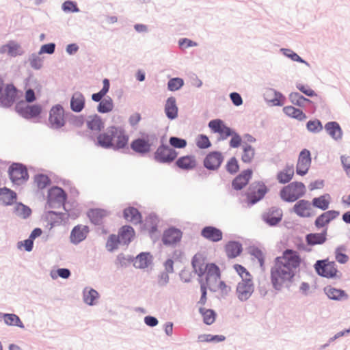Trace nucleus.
<instances>
[{"mask_svg":"<svg viewBox=\"0 0 350 350\" xmlns=\"http://www.w3.org/2000/svg\"><path fill=\"white\" fill-rule=\"evenodd\" d=\"M201 235L206 239L217 242L222 239L223 233L221 230L213 226H206L201 231Z\"/></svg>","mask_w":350,"mask_h":350,"instance_id":"4be33fe9","label":"nucleus"},{"mask_svg":"<svg viewBox=\"0 0 350 350\" xmlns=\"http://www.w3.org/2000/svg\"><path fill=\"white\" fill-rule=\"evenodd\" d=\"M89 232V228L84 225H77L72 230L70 233V241L74 244H78L83 241Z\"/></svg>","mask_w":350,"mask_h":350,"instance_id":"f3484780","label":"nucleus"},{"mask_svg":"<svg viewBox=\"0 0 350 350\" xmlns=\"http://www.w3.org/2000/svg\"><path fill=\"white\" fill-rule=\"evenodd\" d=\"M192 266L195 272L202 276L208 271L210 264L206 263V258L204 253H197L193 257Z\"/></svg>","mask_w":350,"mask_h":350,"instance_id":"4468645a","label":"nucleus"},{"mask_svg":"<svg viewBox=\"0 0 350 350\" xmlns=\"http://www.w3.org/2000/svg\"><path fill=\"white\" fill-rule=\"evenodd\" d=\"M200 312L203 317L204 323L211 325L215 321L216 314L213 310L200 308Z\"/></svg>","mask_w":350,"mask_h":350,"instance_id":"de8ad7c7","label":"nucleus"},{"mask_svg":"<svg viewBox=\"0 0 350 350\" xmlns=\"http://www.w3.org/2000/svg\"><path fill=\"white\" fill-rule=\"evenodd\" d=\"M297 88L301 91V92H303L304 94L308 96H317V94L314 92V91L313 90H312L311 88H310L308 86H306L304 85H302V84H298L297 85Z\"/></svg>","mask_w":350,"mask_h":350,"instance_id":"0e129e2a","label":"nucleus"},{"mask_svg":"<svg viewBox=\"0 0 350 350\" xmlns=\"http://www.w3.org/2000/svg\"><path fill=\"white\" fill-rule=\"evenodd\" d=\"M339 215V212L336 211H328L319 215L315 220V226L320 228L327 225L331 221L336 219Z\"/></svg>","mask_w":350,"mask_h":350,"instance_id":"b1692460","label":"nucleus"},{"mask_svg":"<svg viewBox=\"0 0 350 350\" xmlns=\"http://www.w3.org/2000/svg\"><path fill=\"white\" fill-rule=\"evenodd\" d=\"M184 84V81L180 78H173L168 81L167 87L170 91H176L179 90Z\"/></svg>","mask_w":350,"mask_h":350,"instance_id":"5fc2aeb1","label":"nucleus"},{"mask_svg":"<svg viewBox=\"0 0 350 350\" xmlns=\"http://www.w3.org/2000/svg\"><path fill=\"white\" fill-rule=\"evenodd\" d=\"M325 129L327 133L334 139H340L342 131L339 124L335 122H330L325 124Z\"/></svg>","mask_w":350,"mask_h":350,"instance_id":"ea45409f","label":"nucleus"},{"mask_svg":"<svg viewBox=\"0 0 350 350\" xmlns=\"http://www.w3.org/2000/svg\"><path fill=\"white\" fill-rule=\"evenodd\" d=\"M98 297V293L97 291L94 289H90L88 292L84 293V301L89 305H93Z\"/></svg>","mask_w":350,"mask_h":350,"instance_id":"864d4df0","label":"nucleus"},{"mask_svg":"<svg viewBox=\"0 0 350 350\" xmlns=\"http://www.w3.org/2000/svg\"><path fill=\"white\" fill-rule=\"evenodd\" d=\"M182 238L180 230L172 228L165 230L163 235V242L165 245H174L178 243Z\"/></svg>","mask_w":350,"mask_h":350,"instance_id":"412c9836","label":"nucleus"},{"mask_svg":"<svg viewBox=\"0 0 350 350\" xmlns=\"http://www.w3.org/2000/svg\"><path fill=\"white\" fill-rule=\"evenodd\" d=\"M85 103V99L83 94L79 92L73 94L70 100V108L75 112H81Z\"/></svg>","mask_w":350,"mask_h":350,"instance_id":"bb28decb","label":"nucleus"},{"mask_svg":"<svg viewBox=\"0 0 350 350\" xmlns=\"http://www.w3.org/2000/svg\"><path fill=\"white\" fill-rule=\"evenodd\" d=\"M196 145L198 148L204 149L211 146V142L207 136L200 135L196 139Z\"/></svg>","mask_w":350,"mask_h":350,"instance_id":"6e6d98bb","label":"nucleus"},{"mask_svg":"<svg viewBox=\"0 0 350 350\" xmlns=\"http://www.w3.org/2000/svg\"><path fill=\"white\" fill-rule=\"evenodd\" d=\"M86 125L92 131H100L104 128L105 123L98 116L94 115L88 118Z\"/></svg>","mask_w":350,"mask_h":350,"instance_id":"c9c22d12","label":"nucleus"},{"mask_svg":"<svg viewBox=\"0 0 350 350\" xmlns=\"http://www.w3.org/2000/svg\"><path fill=\"white\" fill-rule=\"evenodd\" d=\"M33 245V240H32L31 238H29L28 239H26L24 241L18 242V247L19 249H21L22 247H24L26 251L30 252L32 250Z\"/></svg>","mask_w":350,"mask_h":350,"instance_id":"e2e57ef3","label":"nucleus"},{"mask_svg":"<svg viewBox=\"0 0 350 350\" xmlns=\"http://www.w3.org/2000/svg\"><path fill=\"white\" fill-rule=\"evenodd\" d=\"M282 217V211L280 208L271 207L263 214L264 221L269 225L273 226L279 223Z\"/></svg>","mask_w":350,"mask_h":350,"instance_id":"a211bd4d","label":"nucleus"},{"mask_svg":"<svg viewBox=\"0 0 350 350\" xmlns=\"http://www.w3.org/2000/svg\"><path fill=\"white\" fill-rule=\"evenodd\" d=\"M307 128L312 132H319L323 129L321 123L319 120L309 121L307 123Z\"/></svg>","mask_w":350,"mask_h":350,"instance_id":"052dcab7","label":"nucleus"},{"mask_svg":"<svg viewBox=\"0 0 350 350\" xmlns=\"http://www.w3.org/2000/svg\"><path fill=\"white\" fill-rule=\"evenodd\" d=\"M305 185L300 182H293L284 187L280 192V198L285 202H293L304 195Z\"/></svg>","mask_w":350,"mask_h":350,"instance_id":"f03ea898","label":"nucleus"},{"mask_svg":"<svg viewBox=\"0 0 350 350\" xmlns=\"http://www.w3.org/2000/svg\"><path fill=\"white\" fill-rule=\"evenodd\" d=\"M16 98V88L12 84L7 85L0 92V105L9 107L14 103Z\"/></svg>","mask_w":350,"mask_h":350,"instance_id":"f8f14e48","label":"nucleus"},{"mask_svg":"<svg viewBox=\"0 0 350 350\" xmlns=\"http://www.w3.org/2000/svg\"><path fill=\"white\" fill-rule=\"evenodd\" d=\"M289 99L291 102L299 107H304L306 103H310L311 101L301 96L298 92H292L289 94Z\"/></svg>","mask_w":350,"mask_h":350,"instance_id":"49530a36","label":"nucleus"},{"mask_svg":"<svg viewBox=\"0 0 350 350\" xmlns=\"http://www.w3.org/2000/svg\"><path fill=\"white\" fill-rule=\"evenodd\" d=\"M220 282V271L219 267L216 265L211 263L208 271L206 272L205 280H201L200 283L203 282L212 291H218Z\"/></svg>","mask_w":350,"mask_h":350,"instance_id":"39448f33","label":"nucleus"},{"mask_svg":"<svg viewBox=\"0 0 350 350\" xmlns=\"http://www.w3.org/2000/svg\"><path fill=\"white\" fill-rule=\"evenodd\" d=\"M346 250L344 247H338L335 250L336 260L340 264H345L349 260V256L345 253Z\"/></svg>","mask_w":350,"mask_h":350,"instance_id":"8fccbe9b","label":"nucleus"},{"mask_svg":"<svg viewBox=\"0 0 350 350\" xmlns=\"http://www.w3.org/2000/svg\"><path fill=\"white\" fill-rule=\"evenodd\" d=\"M234 269L238 273V274L241 276L242 280L252 279L251 274L242 265H239V264H235L234 265Z\"/></svg>","mask_w":350,"mask_h":350,"instance_id":"13d9d810","label":"nucleus"},{"mask_svg":"<svg viewBox=\"0 0 350 350\" xmlns=\"http://www.w3.org/2000/svg\"><path fill=\"white\" fill-rule=\"evenodd\" d=\"M254 291L252 279L242 280L237 286V295L241 301L247 300Z\"/></svg>","mask_w":350,"mask_h":350,"instance_id":"9d476101","label":"nucleus"},{"mask_svg":"<svg viewBox=\"0 0 350 350\" xmlns=\"http://www.w3.org/2000/svg\"><path fill=\"white\" fill-rule=\"evenodd\" d=\"M170 144L176 148H183L187 146L185 139L176 137H171L169 140Z\"/></svg>","mask_w":350,"mask_h":350,"instance_id":"4d7b16f0","label":"nucleus"},{"mask_svg":"<svg viewBox=\"0 0 350 350\" xmlns=\"http://www.w3.org/2000/svg\"><path fill=\"white\" fill-rule=\"evenodd\" d=\"M330 196L329 194L323 195L312 200V205L323 211L328 208Z\"/></svg>","mask_w":350,"mask_h":350,"instance_id":"79ce46f5","label":"nucleus"},{"mask_svg":"<svg viewBox=\"0 0 350 350\" xmlns=\"http://www.w3.org/2000/svg\"><path fill=\"white\" fill-rule=\"evenodd\" d=\"M254 157V150L250 146L247 145L243 148V154L242 155V161L245 163H250Z\"/></svg>","mask_w":350,"mask_h":350,"instance_id":"3c124183","label":"nucleus"},{"mask_svg":"<svg viewBox=\"0 0 350 350\" xmlns=\"http://www.w3.org/2000/svg\"><path fill=\"white\" fill-rule=\"evenodd\" d=\"M225 252L230 258H234L239 256L242 252V245L237 241H229L225 245Z\"/></svg>","mask_w":350,"mask_h":350,"instance_id":"7c9ffc66","label":"nucleus"},{"mask_svg":"<svg viewBox=\"0 0 350 350\" xmlns=\"http://www.w3.org/2000/svg\"><path fill=\"white\" fill-rule=\"evenodd\" d=\"M14 212L16 216L23 219L29 217L31 214V208L22 203L15 205Z\"/></svg>","mask_w":350,"mask_h":350,"instance_id":"a18cd8bd","label":"nucleus"},{"mask_svg":"<svg viewBox=\"0 0 350 350\" xmlns=\"http://www.w3.org/2000/svg\"><path fill=\"white\" fill-rule=\"evenodd\" d=\"M151 262V256L148 253L139 254L134 260V266L136 268L144 269L147 267Z\"/></svg>","mask_w":350,"mask_h":350,"instance_id":"37998d69","label":"nucleus"},{"mask_svg":"<svg viewBox=\"0 0 350 350\" xmlns=\"http://www.w3.org/2000/svg\"><path fill=\"white\" fill-rule=\"evenodd\" d=\"M165 112L169 119H175L178 116V107L174 97L167 98L165 105Z\"/></svg>","mask_w":350,"mask_h":350,"instance_id":"72a5a7b5","label":"nucleus"},{"mask_svg":"<svg viewBox=\"0 0 350 350\" xmlns=\"http://www.w3.org/2000/svg\"><path fill=\"white\" fill-rule=\"evenodd\" d=\"M113 108V100L111 98L107 97L100 102L98 106V111L100 113H108L112 111Z\"/></svg>","mask_w":350,"mask_h":350,"instance_id":"09e8293b","label":"nucleus"},{"mask_svg":"<svg viewBox=\"0 0 350 350\" xmlns=\"http://www.w3.org/2000/svg\"><path fill=\"white\" fill-rule=\"evenodd\" d=\"M119 242V239L116 235H111L108 239L107 245L111 250L117 247Z\"/></svg>","mask_w":350,"mask_h":350,"instance_id":"338daca9","label":"nucleus"},{"mask_svg":"<svg viewBox=\"0 0 350 350\" xmlns=\"http://www.w3.org/2000/svg\"><path fill=\"white\" fill-rule=\"evenodd\" d=\"M131 148L136 152L146 153L150 150V144L144 139H137L131 144Z\"/></svg>","mask_w":350,"mask_h":350,"instance_id":"f704fd0d","label":"nucleus"},{"mask_svg":"<svg viewBox=\"0 0 350 350\" xmlns=\"http://www.w3.org/2000/svg\"><path fill=\"white\" fill-rule=\"evenodd\" d=\"M223 161V157L218 152H210L204 159V165L208 170L217 169Z\"/></svg>","mask_w":350,"mask_h":350,"instance_id":"aec40b11","label":"nucleus"},{"mask_svg":"<svg viewBox=\"0 0 350 350\" xmlns=\"http://www.w3.org/2000/svg\"><path fill=\"white\" fill-rule=\"evenodd\" d=\"M252 171L247 170L243 171L241 174L237 176L232 181V187L236 190H241L249 182L252 177Z\"/></svg>","mask_w":350,"mask_h":350,"instance_id":"a878e982","label":"nucleus"},{"mask_svg":"<svg viewBox=\"0 0 350 350\" xmlns=\"http://www.w3.org/2000/svg\"><path fill=\"white\" fill-rule=\"evenodd\" d=\"M268 191L267 186L263 183H256L250 186L247 193L249 204H254L262 199Z\"/></svg>","mask_w":350,"mask_h":350,"instance_id":"0eeeda50","label":"nucleus"},{"mask_svg":"<svg viewBox=\"0 0 350 350\" xmlns=\"http://www.w3.org/2000/svg\"><path fill=\"white\" fill-rule=\"evenodd\" d=\"M62 9L64 12H76L79 11V9L77 7V4L73 1H67L63 3Z\"/></svg>","mask_w":350,"mask_h":350,"instance_id":"680f3d73","label":"nucleus"},{"mask_svg":"<svg viewBox=\"0 0 350 350\" xmlns=\"http://www.w3.org/2000/svg\"><path fill=\"white\" fill-rule=\"evenodd\" d=\"M294 173L293 165H286L282 170L277 174V180L280 183H287L292 180Z\"/></svg>","mask_w":350,"mask_h":350,"instance_id":"c756f323","label":"nucleus"},{"mask_svg":"<svg viewBox=\"0 0 350 350\" xmlns=\"http://www.w3.org/2000/svg\"><path fill=\"white\" fill-rule=\"evenodd\" d=\"M49 121L53 129H59L64 126V110L62 105H56L51 109Z\"/></svg>","mask_w":350,"mask_h":350,"instance_id":"6e6552de","label":"nucleus"},{"mask_svg":"<svg viewBox=\"0 0 350 350\" xmlns=\"http://www.w3.org/2000/svg\"><path fill=\"white\" fill-rule=\"evenodd\" d=\"M2 319L6 325L9 326H18L23 328L24 325L21 322L20 318L14 314H2Z\"/></svg>","mask_w":350,"mask_h":350,"instance_id":"c03bdc74","label":"nucleus"},{"mask_svg":"<svg viewBox=\"0 0 350 350\" xmlns=\"http://www.w3.org/2000/svg\"><path fill=\"white\" fill-rule=\"evenodd\" d=\"M293 212L301 217H310L313 215L311 204L306 200L297 202L293 208Z\"/></svg>","mask_w":350,"mask_h":350,"instance_id":"2eb2a0df","label":"nucleus"},{"mask_svg":"<svg viewBox=\"0 0 350 350\" xmlns=\"http://www.w3.org/2000/svg\"><path fill=\"white\" fill-rule=\"evenodd\" d=\"M301 262L299 254L293 250L287 249L281 256L277 257L271 269V280L274 288L280 290L286 282H291Z\"/></svg>","mask_w":350,"mask_h":350,"instance_id":"f257e3e1","label":"nucleus"},{"mask_svg":"<svg viewBox=\"0 0 350 350\" xmlns=\"http://www.w3.org/2000/svg\"><path fill=\"white\" fill-rule=\"evenodd\" d=\"M284 53L295 62H305L297 53L291 50L284 49Z\"/></svg>","mask_w":350,"mask_h":350,"instance_id":"774afa93","label":"nucleus"},{"mask_svg":"<svg viewBox=\"0 0 350 350\" xmlns=\"http://www.w3.org/2000/svg\"><path fill=\"white\" fill-rule=\"evenodd\" d=\"M35 183L39 189H44L50 184V179L44 174H39L35 177Z\"/></svg>","mask_w":350,"mask_h":350,"instance_id":"603ef678","label":"nucleus"},{"mask_svg":"<svg viewBox=\"0 0 350 350\" xmlns=\"http://www.w3.org/2000/svg\"><path fill=\"white\" fill-rule=\"evenodd\" d=\"M17 111L24 118L29 119L36 118L42 112V107L40 105H25L22 107L21 105L16 106Z\"/></svg>","mask_w":350,"mask_h":350,"instance_id":"dca6fc26","label":"nucleus"},{"mask_svg":"<svg viewBox=\"0 0 350 350\" xmlns=\"http://www.w3.org/2000/svg\"><path fill=\"white\" fill-rule=\"evenodd\" d=\"M284 113L288 117L303 120L306 118L305 113L299 109H297L293 106H286L283 108Z\"/></svg>","mask_w":350,"mask_h":350,"instance_id":"a19ab883","label":"nucleus"},{"mask_svg":"<svg viewBox=\"0 0 350 350\" xmlns=\"http://www.w3.org/2000/svg\"><path fill=\"white\" fill-rule=\"evenodd\" d=\"M207 288H208L206 286V285L203 282H201L200 291H201L202 295L198 301V303L201 305H204L206 302V300H207L206 290H207Z\"/></svg>","mask_w":350,"mask_h":350,"instance_id":"69168bd1","label":"nucleus"},{"mask_svg":"<svg viewBox=\"0 0 350 350\" xmlns=\"http://www.w3.org/2000/svg\"><path fill=\"white\" fill-rule=\"evenodd\" d=\"M9 175L12 182L16 185H21L29 178L26 167L19 163H14L10 166Z\"/></svg>","mask_w":350,"mask_h":350,"instance_id":"423d86ee","label":"nucleus"},{"mask_svg":"<svg viewBox=\"0 0 350 350\" xmlns=\"http://www.w3.org/2000/svg\"><path fill=\"white\" fill-rule=\"evenodd\" d=\"M317 273L327 278H334L338 276V271L334 261L328 260H318L314 265Z\"/></svg>","mask_w":350,"mask_h":350,"instance_id":"20e7f679","label":"nucleus"},{"mask_svg":"<svg viewBox=\"0 0 350 350\" xmlns=\"http://www.w3.org/2000/svg\"><path fill=\"white\" fill-rule=\"evenodd\" d=\"M129 136L122 126H111V148L120 150L126 148L129 144Z\"/></svg>","mask_w":350,"mask_h":350,"instance_id":"7ed1b4c3","label":"nucleus"},{"mask_svg":"<svg viewBox=\"0 0 350 350\" xmlns=\"http://www.w3.org/2000/svg\"><path fill=\"white\" fill-rule=\"evenodd\" d=\"M96 144L103 148H111V126L97 135Z\"/></svg>","mask_w":350,"mask_h":350,"instance_id":"5701e85b","label":"nucleus"},{"mask_svg":"<svg viewBox=\"0 0 350 350\" xmlns=\"http://www.w3.org/2000/svg\"><path fill=\"white\" fill-rule=\"evenodd\" d=\"M208 126L213 132L219 133L223 139L232 135L230 129L224 125L220 120H211L208 124Z\"/></svg>","mask_w":350,"mask_h":350,"instance_id":"6ab92c4d","label":"nucleus"},{"mask_svg":"<svg viewBox=\"0 0 350 350\" xmlns=\"http://www.w3.org/2000/svg\"><path fill=\"white\" fill-rule=\"evenodd\" d=\"M324 292L331 299L341 300L347 298V295L343 290L334 288L332 286L325 287Z\"/></svg>","mask_w":350,"mask_h":350,"instance_id":"2f4dec72","label":"nucleus"},{"mask_svg":"<svg viewBox=\"0 0 350 350\" xmlns=\"http://www.w3.org/2000/svg\"><path fill=\"white\" fill-rule=\"evenodd\" d=\"M124 217L128 221L133 224H137L141 221V214L138 210L134 207H129L124 211Z\"/></svg>","mask_w":350,"mask_h":350,"instance_id":"58836bf2","label":"nucleus"},{"mask_svg":"<svg viewBox=\"0 0 350 350\" xmlns=\"http://www.w3.org/2000/svg\"><path fill=\"white\" fill-rule=\"evenodd\" d=\"M239 168V167L237 160L234 157L231 158L228 161L227 165H226V169H227V171L229 172L230 173H231V174L236 173L237 172H238Z\"/></svg>","mask_w":350,"mask_h":350,"instance_id":"bf43d9fd","label":"nucleus"},{"mask_svg":"<svg viewBox=\"0 0 350 350\" xmlns=\"http://www.w3.org/2000/svg\"><path fill=\"white\" fill-rule=\"evenodd\" d=\"M108 215L109 212L101 208H93L88 212V217L94 224H101Z\"/></svg>","mask_w":350,"mask_h":350,"instance_id":"c85d7f7f","label":"nucleus"},{"mask_svg":"<svg viewBox=\"0 0 350 350\" xmlns=\"http://www.w3.org/2000/svg\"><path fill=\"white\" fill-rule=\"evenodd\" d=\"M16 200V193L6 187L0 189V201L5 205H10Z\"/></svg>","mask_w":350,"mask_h":350,"instance_id":"e433bc0d","label":"nucleus"},{"mask_svg":"<svg viewBox=\"0 0 350 350\" xmlns=\"http://www.w3.org/2000/svg\"><path fill=\"white\" fill-rule=\"evenodd\" d=\"M327 230L321 233H310L306 236V242L308 245H314L323 244L326 241Z\"/></svg>","mask_w":350,"mask_h":350,"instance_id":"4c0bfd02","label":"nucleus"},{"mask_svg":"<svg viewBox=\"0 0 350 350\" xmlns=\"http://www.w3.org/2000/svg\"><path fill=\"white\" fill-rule=\"evenodd\" d=\"M176 164L180 169L190 170L196 167L197 161L194 156L187 155L178 159Z\"/></svg>","mask_w":350,"mask_h":350,"instance_id":"cd10ccee","label":"nucleus"},{"mask_svg":"<svg viewBox=\"0 0 350 350\" xmlns=\"http://www.w3.org/2000/svg\"><path fill=\"white\" fill-rule=\"evenodd\" d=\"M311 164L310 152L307 149L301 151L296 166V172L300 176L306 174Z\"/></svg>","mask_w":350,"mask_h":350,"instance_id":"ddd939ff","label":"nucleus"},{"mask_svg":"<svg viewBox=\"0 0 350 350\" xmlns=\"http://www.w3.org/2000/svg\"><path fill=\"white\" fill-rule=\"evenodd\" d=\"M66 200V194L64 191L58 187H53L48 193V203L51 206H60L64 205Z\"/></svg>","mask_w":350,"mask_h":350,"instance_id":"9b49d317","label":"nucleus"},{"mask_svg":"<svg viewBox=\"0 0 350 350\" xmlns=\"http://www.w3.org/2000/svg\"><path fill=\"white\" fill-rule=\"evenodd\" d=\"M0 53H8L10 56L16 57L21 55L23 50L18 42L10 40L0 48Z\"/></svg>","mask_w":350,"mask_h":350,"instance_id":"393cba45","label":"nucleus"},{"mask_svg":"<svg viewBox=\"0 0 350 350\" xmlns=\"http://www.w3.org/2000/svg\"><path fill=\"white\" fill-rule=\"evenodd\" d=\"M178 156V152L167 146H159L154 153L155 159L161 163H170Z\"/></svg>","mask_w":350,"mask_h":350,"instance_id":"1a4fd4ad","label":"nucleus"},{"mask_svg":"<svg viewBox=\"0 0 350 350\" xmlns=\"http://www.w3.org/2000/svg\"><path fill=\"white\" fill-rule=\"evenodd\" d=\"M135 236V231L131 226H123L119 232L118 239L119 242L124 244H128L131 241Z\"/></svg>","mask_w":350,"mask_h":350,"instance_id":"473e14b6","label":"nucleus"}]
</instances>
